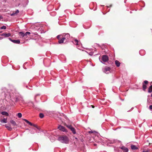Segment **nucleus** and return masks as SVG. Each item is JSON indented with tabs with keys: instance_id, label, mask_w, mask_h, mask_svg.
I'll list each match as a JSON object with an SVG mask.
<instances>
[{
	"instance_id": "nucleus-1",
	"label": "nucleus",
	"mask_w": 152,
	"mask_h": 152,
	"mask_svg": "<svg viewBox=\"0 0 152 152\" xmlns=\"http://www.w3.org/2000/svg\"><path fill=\"white\" fill-rule=\"evenodd\" d=\"M58 140L62 143H65L68 142V139L66 136H62L58 137Z\"/></svg>"
},
{
	"instance_id": "nucleus-2",
	"label": "nucleus",
	"mask_w": 152,
	"mask_h": 152,
	"mask_svg": "<svg viewBox=\"0 0 152 152\" xmlns=\"http://www.w3.org/2000/svg\"><path fill=\"white\" fill-rule=\"evenodd\" d=\"M66 126L69 129H70L71 131L74 134H75L76 133L75 130V129L71 125H66Z\"/></svg>"
},
{
	"instance_id": "nucleus-3",
	"label": "nucleus",
	"mask_w": 152,
	"mask_h": 152,
	"mask_svg": "<svg viewBox=\"0 0 152 152\" xmlns=\"http://www.w3.org/2000/svg\"><path fill=\"white\" fill-rule=\"evenodd\" d=\"M111 68L109 67L106 66L103 69V71L104 72L106 73H108L110 72Z\"/></svg>"
},
{
	"instance_id": "nucleus-4",
	"label": "nucleus",
	"mask_w": 152,
	"mask_h": 152,
	"mask_svg": "<svg viewBox=\"0 0 152 152\" xmlns=\"http://www.w3.org/2000/svg\"><path fill=\"white\" fill-rule=\"evenodd\" d=\"M23 120L24 121L27 123H28L29 124L30 126H33L35 127L37 129H38V127L36 125L32 124V123H31V122H29V121H28L27 120H26V119H23Z\"/></svg>"
},
{
	"instance_id": "nucleus-5",
	"label": "nucleus",
	"mask_w": 152,
	"mask_h": 152,
	"mask_svg": "<svg viewBox=\"0 0 152 152\" xmlns=\"http://www.w3.org/2000/svg\"><path fill=\"white\" fill-rule=\"evenodd\" d=\"M102 59L103 61L105 62L108 61V57L107 55H104L102 57Z\"/></svg>"
},
{
	"instance_id": "nucleus-6",
	"label": "nucleus",
	"mask_w": 152,
	"mask_h": 152,
	"mask_svg": "<svg viewBox=\"0 0 152 152\" xmlns=\"http://www.w3.org/2000/svg\"><path fill=\"white\" fill-rule=\"evenodd\" d=\"M58 129L60 130L63 132H66V130L65 127L63 126H60L58 127Z\"/></svg>"
},
{
	"instance_id": "nucleus-7",
	"label": "nucleus",
	"mask_w": 152,
	"mask_h": 152,
	"mask_svg": "<svg viewBox=\"0 0 152 152\" xmlns=\"http://www.w3.org/2000/svg\"><path fill=\"white\" fill-rule=\"evenodd\" d=\"M120 148L124 152H128V151L129 150L128 148L125 146H122L120 147Z\"/></svg>"
},
{
	"instance_id": "nucleus-8",
	"label": "nucleus",
	"mask_w": 152,
	"mask_h": 152,
	"mask_svg": "<svg viewBox=\"0 0 152 152\" xmlns=\"http://www.w3.org/2000/svg\"><path fill=\"white\" fill-rule=\"evenodd\" d=\"M70 37V35L69 34H66L64 36V37L62 38V39L65 40L66 39H69Z\"/></svg>"
},
{
	"instance_id": "nucleus-9",
	"label": "nucleus",
	"mask_w": 152,
	"mask_h": 152,
	"mask_svg": "<svg viewBox=\"0 0 152 152\" xmlns=\"http://www.w3.org/2000/svg\"><path fill=\"white\" fill-rule=\"evenodd\" d=\"M1 36H4L5 37H10L11 36V34L10 33L5 34L3 33L1 34Z\"/></svg>"
},
{
	"instance_id": "nucleus-10",
	"label": "nucleus",
	"mask_w": 152,
	"mask_h": 152,
	"mask_svg": "<svg viewBox=\"0 0 152 152\" xmlns=\"http://www.w3.org/2000/svg\"><path fill=\"white\" fill-rule=\"evenodd\" d=\"M19 11L18 10H17L15 12H13L11 14V16H14L15 15H17V14L19 13Z\"/></svg>"
},
{
	"instance_id": "nucleus-11",
	"label": "nucleus",
	"mask_w": 152,
	"mask_h": 152,
	"mask_svg": "<svg viewBox=\"0 0 152 152\" xmlns=\"http://www.w3.org/2000/svg\"><path fill=\"white\" fill-rule=\"evenodd\" d=\"M115 63L116 66L117 67H119L120 66L121 63L118 61L116 60L115 61Z\"/></svg>"
},
{
	"instance_id": "nucleus-12",
	"label": "nucleus",
	"mask_w": 152,
	"mask_h": 152,
	"mask_svg": "<svg viewBox=\"0 0 152 152\" xmlns=\"http://www.w3.org/2000/svg\"><path fill=\"white\" fill-rule=\"evenodd\" d=\"M131 148L132 150H136L138 149V148L134 145H132L131 146Z\"/></svg>"
},
{
	"instance_id": "nucleus-13",
	"label": "nucleus",
	"mask_w": 152,
	"mask_h": 152,
	"mask_svg": "<svg viewBox=\"0 0 152 152\" xmlns=\"http://www.w3.org/2000/svg\"><path fill=\"white\" fill-rule=\"evenodd\" d=\"M5 127L9 130L11 131L12 129V128L10 125L7 126L6 124L5 125Z\"/></svg>"
},
{
	"instance_id": "nucleus-14",
	"label": "nucleus",
	"mask_w": 152,
	"mask_h": 152,
	"mask_svg": "<svg viewBox=\"0 0 152 152\" xmlns=\"http://www.w3.org/2000/svg\"><path fill=\"white\" fill-rule=\"evenodd\" d=\"M12 42L16 44H19L20 43V41L19 40H13Z\"/></svg>"
},
{
	"instance_id": "nucleus-15",
	"label": "nucleus",
	"mask_w": 152,
	"mask_h": 152,
	"mask_svg": "<svg viewBox=\"0 0 152 152\" xmlns=\"http://www.w3.org/2000/svg\"><path fill=\"white\" fill-rule=\"evenodd\" d=\"M147 102L149 104H152V99L151 98H148L147 99Z\"/></svg>"
},
{
	"instance_id": "nucleus-16",
	"label": "nucleus",
	"mask_w": 152,
	"mask_h": 152,
	"mask_svg": "<svg viewBox=\"0 0 152 152\" xmlns=\"http://www.w3.org/2000/svg\"><path fill=\"white\" fill-rule=\"evenodd\" d=\"M10 123H11L13 126H17V124L15 121L13 120H11L10 121Z\"/></svg>"
},
{
	"instance_id": "nucleus-17",
	"label": "nucleus",
	"mask_w": 152,
	"mask_h": 152,
	"mask_svg": "<svg viewBox=\"0 0 152 152\" xmlns=\"http://www.w3.org/2000/svg\"><path fill=\"white\" fill-rule=\"evenodd\" d=\"M19 36L20 37H25L24 33L22 32H20L19 33Z\"/></svg>"
},
{
	"instance_id": "nucleus-18",
	"label": "nucleus",
	"mask_w": 152,
	"mask_h": 152,
	"mask_svg": "<svg viewBox=\"0 0 152 152\" xmlns=\"http://www.w3.org/2000/svg\"><path fill=\"white\" fill-rule=\"evenodd\" d=\"M0 121L2 123H7V118H4L1 120Z\"/></svg>"
},
{
	"instance_id": "nucleus-19",
	"label": "nucleus",
	"mask_w": 152,
	"mask_h": 152,
	"mask_svg": "<svg viewBox=\"0 0 152 152\" xmlns=\"http://www.w3.org/2000/svg\"><path fill=\"white\" fill-rule=\"evenodd\" d=\"M1 114L3 115H5L7 116L9 115V114L7 112L4 111L2 112L1 113Z\"/></svg>"
},
{
	"instance_id": "nucleus-20",
	"label": "nucleus",
	"mask_w": 152,
	"mask_h": 152,
	"mask_svg": "<svg viewBox=\"0 0 152 152\" xmlns=\"http://www.w3.org/2000/svg\"><path fill=\"white\" fill-rule=\"evenodd\" d=\"M152 92V85L150 86L148 89V92L149 93Z\"/></svg>"
},
{
	"instance_id": "nucleus-21",
	"label": "nucleus",
	"mask_w": 152,
	"mask_h": 152,
	"mask_svg": "<svg viewBox=\"0 0 152 152\" xmlns=\"http://www.w3.org/2000/svg\"><path fill=\"white\" fill-rule=\"evenodd\" d=\"M30 34V33L29 32H26L25 33V34H25V38H27V36L28 35H29Z\"/></svg>"
},
{
	"instance_id": "nucleus-22",
	"label": "nucleus",
	"mask_w": 152,
	"mask_h": 152,
	"mask_svg": "<svg viewBox=\"0 0 152 152\" xmlns=\"http://www.w3.org/2000/svg\"><path fill=\"white\" fill-rule=\"evenodd\" d=\"M64 39H62V38L60 40H59L58 41V43H62L64 42Z\"/></svg>"
},
{
	"instance_id": "nucleus-23",
	"label": "nucleus",
	"mask_w": 152,
	"mask_h": 152,
	"mask_svg": "<svg viewBox=\"0 0 152 152\" xmlns=\"http://www.w3.org/2000/svg\"><path fill=\"white\" fill-rule=\"evenodd\" d=\"M143 89L144 90H145L146 89L147 86L144 83H143Z\"/></svg>"
},
{
	"instance_id": "nucleus-24",
	"label": "nucleus",
	"mask_w": 152,
	"mask_h": 152,
	"mask_svg": "<svg viewBox=\"0 0 152 152\" xmlns=\"http://www.w3.org/2000/svg\"><path fill=\"white\" fill-rule=\"evenodd\" d=\"M0 29H6V27L5 26H3L1 27Z\"/></svg>"
},
{
	"instance_id": "nucleus-25",
	"label": "nucleus",
	"mask_w": 152,
	"mask_h": 152,
	"mask_svg": "<svg viewBox=\"0 0 152 152\" xmlns=\"http://www.w3.org/2000/svg\"><path fill=\"white\" fill-rule=\"evenodd\" d=\"M18 116L19 118H20L22 117V114L20 113H18Z\"/></svg>"
},
{
	"instance_id": "nucleus-26",
	"label": "nucleus",
	"mask_w": 152,
	"mask_h": 152,
	"mask_svg": "<svg viewBox=\"0 0 152 152\" xmlns=\"http://www.w3.org/2000/svg\"><path fill=\"white\" fill-rule=\"evenodd\" d=\"M39 117L40 118H43L44 117V115L42 113L39 114Z\"/></svg>"
},
{
	"instance_id": "nucleus-27",
	"label": "nucleus",
	"mask_w": 152,
	"mask_h": 152,
	"mask_svg": "<svg viewBox=\"0 0 152 152\" xmlns=\"http://www.w3.org/2000/svg\"><path fill=\"white\" fill-rule=\"evenodd\" d=\"M145 84L146 85L148 83V81L147 80H145L143 83Z\"/></svg>"
},
{
	"instance_id": "nucleus-28",
	"label": "nucleus",
	"mask_w": 152,
	"mask_h": 152,
	"mask_svg": "<svg viewBox=\"0 0 152 152\" xmlns=\"http://www.w3.org/2000/svg\"><path fill=\"white\" fill-rule=\"evenodd\" d=\"M89 54L90 56H92L93 55V53L92 52H90L89 53Z\"/></svg>"
},
{
	"instance_id": "nucleus-29",
	"label": "nucleus",
	"mask_w": 152,
	"mask_h": 152,
	"mask_svg": "<svg viewBox=\"0 0 152 152\" xmlns=\"http://www.w3.org/2000/svg\"><path fill=\"white\" fill-rule=\"evenodd\" d=\"M94 132H95V131L93 132V131H89L88 132V133H94Z\"/></svg>"
},
{
	"instance_id": "nucleus-30",
	"label": "nucleus",
	"mask_w": 152,
	"mask_h": 152,
	"mask_svg": "<svg viewBox=\"0 0 152 152\" xmlns=\"http://www.w3.org/2000/svg\"><path fill=\"white\" fill-rule=\"evenodd\" d=\"M149 107L150 109L152 110V105H150Z\"/></svg>"
},
{
	"instance_id": "nucleus-31",
	"label": "nucleus",
	"mask_w": 152,
	"mask_h": 152,
	"mask_svg": "<svg viewBox=\"0 0 152 152\" xmlns=\"http://www.w3.org/2000/svg\"><path fill=\"white\" fill-rule=\"evenodd\" d=\"M76 41H77V45L78 44V40H77V39Z\"/></svg>"
},
{
	"instance_id": "nucleus-32",
	"label": "nucleus",
	"mask_w": 152,
	"mask_h": 152,
	"mask_svg": "<svg viewBox=\"0 0 152 152\" xmlns=\"http://www.w3.org/2000/svg\"><path fill=\"white\" fill-rule=\"evenodd\" d=\"M142 152H148V150H145L143 151Z\"/></svg>"
},
{
	"instance_id": "nucleus-33",
	"label": "nucleus",
	"mask_w": 152,
	"mask_h": 152,
	"mask_svg": "<svg viewBox=\"0 0 152 152\" xmlns=\"http://www.w3.org/2000/svg\"><path fill=\"white\" fill-rule=\"evenodd\" d=\"M9 39L12 42V41H13V40L12 39L10 38H9Z\"/></svg>"
},
{
	"instance_id": "nucleus-34",
	"label": "nucleus",
	"mask_w": 152,
	"mask_h": 152,
	"mask_svg": "<svg viewBox=\"0 0 152 152\" xmlns=\"http://www.w3.org/2000/svg\"><path fill=\"white\" fill-rule=\"evenodd\" d=\"M60 36V35H58L57 36V38L58 39H59V37Z\"/></svg>"
},
{
	"instance_id": "nucleus-35",
	"label": "nucleus",
	"mask_w": 152,
	"mask_h": 152,
	"mask_svg": "<svg viewBox=\"0 0 152 152\" xmlns=\"http://www.w3.org/2000/svg\"><path fill=\"white\" fill-rule=\"evenodd\" d=\"M3 39V37H0V40L2 39Z\"/></svg>"
},
{
	"instance_id": "nucleus-36",
	"label": "nucleus",
	"mask_w": 152,
	"mask_h": 152,
	"mask_svg": "<svg viewBox=\"0 0 152 152\" xmlns=\"http://www.w3.org/2000/svg\"><path fill=\"white\" fill-rule=\"evenodd\" d=\"M75 42H76V39H75Z\"/></svg>"
},
{
	"instance_id": "nucleus-37",
	"label": "nucleus",
	"mask_w": 152,
	"mask_h": 152,
	"mask_svg": "<svg viewBox=\"0 0 152 152\" xmlns=\"http://www.w3.org/2000/svg\"><path fill=\"white\" fill-rule=\"evenodd\" d=\"M151 97H152V94H151Z\"/></svg>"
},
{
	"instance_id": "nucleus-38",
	"label": "nucleus",
	"mask_w": 152,
	"mask_h": 152,
	"mask_svg": "<svg viewBox=\"0 0 152 152\" xmlns=\"http://www.w3.org/2000/svg\"><path fill=\"white\" fill-rule=\"evenodd\" d=\"M1 32H1V31H0V33H1Z\"/></svg>"
},
{
	"instance_id": "nucleus-39",
	"label": "nucleus",
	"mask_w": 152,
	"mask_h": 152,
	"mask_svg": "<svg viewBox=\"0 0 152 152\" xmlns=\"http://www.w3.org/2000/svg\"><path fill=\"white\" fill-rule=\"evenodd\" d=\"M130 12V13H131L132 12Z\"/></svg>"
},
{
	"instance_id": "nucleus-40",
	"label": "nucleus",
	"mask_w": 152,
	"mask_h": 152,
	"mask_svg": "<svg viewBox=\"0 0 152 152\" xmlns=\"http://www.w3.org/2000/svg\"><path fill=\"white\" fill-rule=\"evenodd\" d=\"M91 106H92V107H93V106H92V105H91Z\"/></svg>"
}]
</instances>
